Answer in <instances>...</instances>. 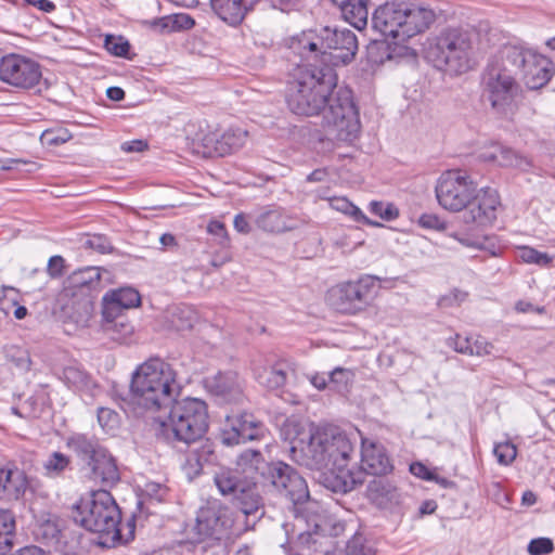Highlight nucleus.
<instances>
[{
  "instance_id": "nucleus-44",
  "label": "nucleus",
  "mask_w": 555,
  "mask_h": 555,
  "mask_svg": "<svg viewBox=\"0 0 555 555\" xmlns=\"http://www.w3.org/2000/svg\"><path fill=\"white\" fill-rule=\"evenodd\" d=\"M369 209L385 221H392L399 217V209L391 203L373 201L370 203Z\"/></svg>"
},
{
  "instance_id": "nucleus-1",
  "label": "nucleus",
  "mask_w": 555,
  "mask_h": 555,
  "mask_svg": "<svg viewBox=\"0 0 555 555\" xmlns=\"http://www.w3.org/2000/svg\"><path fill=\"white\" fill-rule=\"evenodd\" d=\"M337 88V75L330 66L298 65L289 74L285 101L299 116H320L322 127L335 140L352 143L361 132L358 107L349 89Z\"/></svg>"
},
{
  "instance_id": "nucleus-2",
  "label": "nucleus",
  "mask_w": 555,
  "mask_h": 555,
  "mask_svg": "<svg viewBox=\"0 0 555 555\" xmlns=\"http://www.w3.org/2000/svg\"><path fill=\"white\" fill-rule=\"evenodd\" d=\"M348 436L336 427L317 428L308 439L292 441L289 454L294 462L309 469L322 470L324 486L333 492L347 493L363 482L348 468L353 454Z\"/></svg>"
},
{
  "instance_id": "nucleus-47",
  "label": "nucleus",
  "mask_w": 555,
  "mask_h": 555,
  "mask_svg": "<svg viewBox=\"0 0 555 555\" xmlns=\"http://www.w3.org/2000/svg\"><path fill=\"white\" fill-rule=\"evenodd\" d=\"M493 453L498 459V462L504 465L509 464L515 460L517 455V448L515 444L506 441L496 443Z\"/></svg>"
},
{
  "instance_id": "nucleus-55",
  "label": "nucleus",
  "mask_w": 555,
  "mask_h": 555,
  "mask_svg": "<svg viewBox=\"0 0 555 555\" xmlns=\"http://www.w3.org/2000/svg\"><path fill=\"white\" fill-rule=\"evenodd\" d=\"M85 245H86V247L91 248L101 254L108 253L112 249L111 244L107 241V238L102 235H93V236L89 237L85 242Z\"/></svg>"
},
{
  "instance_id": "nucleus-6",
  "label": "nucleus",
  "mask_w": 555,
  "mask_h": 555,
  "mask_svg": "<svg viewBox=\"0 0 555 555\" xmlns=\"http://www.w3.org/2000/svg\"><path fill=\"white\" fill-rule=\"evenodd\" d=\"M291 48L311 66L345 65L350 63L358 51L356 34L348 28L325 26L319 30L302 33L293 39Z\"/></svg>"
},
{
  "instance_id": "nucleus-11",
  "label": "nucleus",
  "mask_w": 555,
  "mask_h": 555,
  "mask_svg": "<svg viewBox=\"0 0 555 555\" xmlns=\"http://www.w3.org/2000/svg\"><path fill=\"white\" fill-rule=\"evenodd\" d=\"M470 49V40L465 33L446 29L429 43L427 57L438 69L459 75L469 69Z\"/></svg>"
},
{
  "instance_id": "nucleus-36",
  "label": "nucleus",
  "mask_w": 555,
  "mask_h": 555,
  "mask_svg": "<svg viewBox=\"0 0 555 555\" xmlns=\"http://www.w3.org/2000/svg\"><path fill=\"white\" fill-rule=\"evenodd\" d=\"M479 158L486 163L508 166L513 163L515 154L511 149L500 143H492L480 153Z\"/></svg>"
},
{
  "instance_id": "nucleus-46",
  "label": "nucleus",
  "mask_w": 555,
  "mask_h": 555,
  "mask_svg": "<svg viewBox=\"0 0 555 555\" xmlns=\"http://www.w3.org/2000/svg\"><path fill=\"white\" fill-rule=\"evenodd\" d=\"M552 260L553 257H551L548 254L522 245V262L534 263L540 267H547Z\"/></svg>"
},
{
  "instance_id": "nucleus-7",
  "label": "nucleus",
  "mask_w": 555,
  "mask_h": 555,
  "mask_svg": "<svg viewBox=\"0 0 555 555\" xmlns=\"http://www.w3.org/2000/svg\"><path fill=\"white\" fill-rule=\"evenodd\" d=\"M519 73L520 50L515 47L504 48L487 66L482 96L495 114L508 117L516 112Z\"/></svg>"
},
{
  "instance_id": "nucleus-18",
  "label": "nucleus",
  "mask_w": 555,
  "mask_h": 555,
  "mask_svg": "<svg viewBox=\"0 0 555 555\" xmlns=\"http://www.w3.org/2000/svg\"><path fill=\"white\" fill-rule=\"evenodd\" d=\"M205 389L222 403H242L244 382L236 372H219L204 379Z\"/></svg>"
},
{
  "instance_id": "nucleus-48",
  "label": "nucleus",
  "mask_w": 555,
  "mask_h": 555,
  "mask_svg": "<svg viewBox=\"0 0 555 555\" xmlns=\"http://www.w3.org/2000/svg\"><path fill=\"white\" fill-rule=\"evenodd\" d=\"M410 472L415 477L422 478L427 481H436L442 486H447L448 481L444 478H439L436 473L431 472L423 463L415 462L410 465Z\"/></svg>"
},
{
  "instance_id": "nucleus-21",
  "label": "nucleus",
  "mask_w": 555,
  "mask_h": 555,
  "mask_svg": "<svg viewBox=\"0 0 555 555\" xmlns=\"http://www.w3.org/2000/svg\"><path fill=\"white\" fill-rule=\"evenodd\" d=\"M361 442V468L363 472L383 476L392 470V464L382 443L367 438H362Z\"/></svg>"
},
{
  "instance_id": "nucleus-5",
  "label": "nucleus",
  "mask_w": 555,
  "mask_h": 555,
  "mask_svg": "<svg viewBox=\"0 0 555 555\" xmlns=\"http://www.w3.org/2000/svg\"><path fill=\"white\" fill-rule=\"evenodd\" d=\"M254 525L255 521L249 524L242 512L233 511L220 500H208L198 509L195 524L186 530V540L196 551L205 553L212 550L214 554H219L223 552L225 540L241 535Z\"/></svg>"
},
{
  "instance_id": "nucleus-25",
  "label": "nucleus",
  "mask_w": 555,
  "mask_h": 555,
  "mask_svg": "<svg viewBox=\"0 0 555 555\" xmlns=\"http://www.w3.org/2000/svg\"><path fill=\"white\" fill-rule=\"evenodd\" d=\"M367 496L380 508L395 509L402 503V493L389 480L374 478L367 485Z\"/></svg>"
},
{
  "instance_id": "nucleus-60",
  "label": "nucleus",
  "mask_w": 555,
  "mask_h": 555,
  "mask_svg": "<svg viewBox=\"0 0 555 555\" xmlns=\"http://www.w3.org/2000/svg\"><path fill=\"white\" fill-rule=\"evenodd\" d=\"M347 555H374L371 547L363 545L359 539H352L347 545Z\"/></svg>"
},
{
  "instance_id": "nucleus-52",
  "label": "nucleus",
  "mask_w": 555,
  "mask_h": 555,
  "mask_svg": "<svg viewBox=\"0 0 555 555\" xmlns=\"http://www.w3.org/2000/svg\"><path fill=\"white\" fill-rule=\"evenodd\" d=\"M470 349L473 351V356L481 357L492 354L494 346L485 337L476 335L473 336V340H470Z\"/></svg>"
},
{
  "instance_id": "nucleus-39",
  "label": "nucleus",
  "mask_w": 555,
  "mask_h": 555,
  "mask_svg": "<svg viewBox=\"0 0 555 555\" xmlns=\"http://www.w3.org/2000/svg\"><path fill=\"white\" fill-rule=\"evenodd\" d=\"M354 378V373L350 369L335 367L330 373V387L338 392L348 391L350 384Z\"/></svg>"
},
{
  "instance_id": "nucleus-13",
  "label": "nucleus",
  "mask_w": 555,
  "mask_h": 555,
  "mask_svg": "<svg viewBox=\"0 0 555 555\" xmlns=\"http://www.w3.org/2000/svg\"><path fill=\"white\" fill-rule=\"evenodd\" d=\"M477 184L461 170H447L438 178L435 193L439 205L449 211H462L472 201Z\"/></svg>"
},
{
  "instance_id": "nucleus-58",
  "label": "nucleus",
  "mask_w": 555,
  "mask_h": 555,
  "mask_svg": "<svg viewBox=\"0 0 555 555\" xmlns=\"http://www.w3.org/2000/svg\"><path fill=\"white\" fill-rule=\"evenodd\" d=\"M467 297L465 292H461L455 289L454 292L443 296L439 300V306L442 308L452 307L454 305H460Z\"/></svg>"
},
{
  "instance_id": "nucleus-64",
  "label": "nucleus",
  "mask_w": 555,
  "mask_h": 555,
  "mask_svg": "<svg viewBox=\"0 0 555 555\" xmlns=\"http://www.w3.org/2000/svg\"><path fill=\"white\" fill-rule=\"evenodd\" d=\"M145 149H147V143L142 140L128 141L121 144V150L126 153L142 152Z\"/></svg>"
},
{
  "instance_id": "nucleus-31",
  "label": "nucleus",
  "mask_w": 555,
  "mask_h": 555,
  "mask_svg": "<svg viewBox=\"0 0 555 555\" xmlns=\"http://www.w3.org/2000/svg\"><path fill=\"white\" fill-rule=\"evenodd\" d=\"M28 487V480L25 473L17 468H5L3 481L1 485V496L18 500L24 495Z\"/></svg>"
},
{
  "instance_id": "nucleus-17",
  "label": "nucleus",
  "mask_w": 555,
  "mask_h": 555,
  "mask_svg": "<svg viewBox=\"0 0 555 555\" xmlns=\"http://www.w3.org/2000/svg\"><path fill=\"white\" fill-rule=\"evenodd\" d=\"M263 430L262 423L253 414L228 415L220 433V439L224 446L231 447L260 439Z\"/></svg>"
},
{
  "instance_id": "nucleus-16",
  "label": "nucleus",
  "mask_w": 555,
  "mask_h": 555,
  "mask_svg": "<svg viewBox=\"0 0 555 555\" xmlns=\"http://www.w3.org/2000/svg\"><path fill=\"white\" fill-rule=\"evenodd\" d=\"M463 221L475 228L492 225L501 209V199L496 190L481 188L473 192L472 201L464 208Z\"/></svg>"
},
{
  "instance_id": "nucleus-27",
  "label": "nucleus",
  "mask_w": 555,
  "mask_h": 555,
  "mask_svg": "<svg viewBox=\"0 0 555 555\" xmlns=\"http://www.w3.org/2000/svg\"><path fill=\"white\" fill-rule=\"evenodd\" d=\"M88 466L91 469L90 477L105 487L114 486L120 478L116 461L105 448Z\"/></svg>"
},
{
  "instance_id": "nucleus-3",
  "label": "nucleus",
  "mask_w": 555,
  "mask_h": 555,
  "mask_svg": "<svg viewBox=\"0 0 555 555\" xmlns=\"http://www.w3.org/2000/svg\"><path fill=\"white\" fill-rule=\"evenodd\" d=\"M181 391L176 370L159 358H152L132 374L130 395L120 408L134 416L154 414L167 409Z\"/></svg>"
},
{
  "instance_id": "nucleus-9",
  "label": "nucleus",
  "mask_w": 555,
  "mask_h": 555,
  "mask_svg": "<svg viewBox=\"0 0 555 555\" xmlns=\"http://www.w3.org/2000/svg\"><path fill=\"white\" fill-rule=\"evenodd\" d=\"M74 521L86 530L105 537L103 543L121 539V513L112 494L106 490L91 492L82 498L73 508Z\"/></svg>"
},
{
  "instance_id": "nucleus-23",
  "label": "nucleus",
  "mask_w": 555,
  "mask_h": 555,
  "mask_svg": "<svg viewBox=\"0 0 555 555\" xmlns=\"http://www.w3.org/2000/svg\"><path fill=\"white\" fill-rule=\"evenodd\" d=\"M101 284V269L99 267H85L72 272L66 279L63 297H75L78 293L91 295Z\"/></svg>"
},
{
  "instance_id": "nucleus-22",
  "label": "nucleus",
  "mask_w": 555,
  "mask_h": 555,
  "mask_svg": "<svg viewBox=\"0 0 555 555\" xmlns=\"http://www.w3.org/2000/svg\"><path fill=\"white\" fill-rule=\"evenodd\" d=\"M258 229L267 233H283L298 227V220L281 207H264L254 218Z\"/></svg>"
},
{
  "instance_id": "nucleus-37",
  "label": "nucleus",
  "mask_w": 555,
  "mask_h": 555,
  "mask_svg": "<svg viewBox=\"0 0 555 555\" xmlns=\"http://www.w3.org/2000/svg\"><path fill=\"white\" fill-rule=\"evenodd\" d=\"M72 460L68 455L54 451L43 463L44 475L50 478L62 476L66 470L70 469Z\"/></svg>"
},
{
  "instance_id": "nucleus-10",
  "label": "nucleus",
  "mask_w": 555,
  "mask_h": 555,
  "mask_svg": "<svg viewBox=\"0 0 555 555\" xmlns=\"http://www.w3.org/2000/svg\"><path fill=\"white\" fill-rule=\"evenodd\" d=\"M169 408L167 420L160 423L162 433L169 442L191 446L205 436L208 429V411L203 400L175 399Z\"/></svg>"
},
{
  "instance_id": "nucleus-53",
  "label": "nucleus",
  "mask_w": 555,
  "mask_h": 555,
  "mask_svg": "<svg viewBox=\"0 0 555 555\" xmlns=\"http://www.w3.org/2000/svg\"><path fill=\"white\" fill-rule=\"evenodd\" d=\"M207 231L216 237L219 245L227 246L229 244V235L224 223L212 220L208 223Z\"/></svg>"
},
{
  "instance_id": "nucleus-34",
  "label": "nucleus",
  "mask_w": 555,
  "mask_h": 555,
  "mask_svg": "<svg viewBox=\"0 0 555 555\" xmlns=\"http://www.w3.org/2000/svg\"><path fill=\"white\" fill-rule=\"evenodd\" d=\"M15 537V518L10 511H0V555L8 554Z\"/></svg>"
},
{
  "instance_id": "nucleus-19",
  "label": "nucleus",
  "mask_w": 555,
  "mask_h": 555,
  "mask_svg": "<svg viewBox=\"0 0 555 555\" xmlns=\"http://www.w3.org/2000/svg\"><path fill=\"white\" fill-rule=\"evenodd\" d=\"M554 63L532 49L522 47V78L530 90L545 86L554 74Z\"/></svg>"
},
{
  "instance_id": "nucleus-15",
  "label": "nucleus",
  "mask_w": 555,
  "mask_h": 555,
  "mask_svg": "<svg viewBox=\"0 0 555 555\" xmlns=\"http://www.w3.org/2000/svg\"><path fill=\"white\" fill-rule=\"evenodd\" d=\"M267 486H271L279 494L293 504L306 503L309 498L307 481L298 472L284 462H274Z\"/></svg>"
},
{
  "instance_id": "nucleus-38",
  "label": "nucleus",
  "mask_w": 555,
  "mask_h": 555,
  "mask_svg": "<svg viewBox=\"0 0 555 555\" xmlns=\"http://www.w3.org/2000/svg\"><path fill=\"white\" fill-rule=\"evenodd\" d=\"M195 321V312L186 306L176 307L170 314V323L177 331L192 328Z\"/></svg>"
},
{
  "instance_id": "nucleus-29",
  "label": "nucleus",
  "mask_w": 555,
  "mask_h": 555,
  "mask_svg": "<svg viewBox=\"0 0 555 555\" xmlns=\"http://www.w3.org/2000/svg\"><path fill=\"white\" fill-rule=\"evenodd\" d=\"M65 446L73 451L77 457L87 463V465L99 454H101L104 447H102L98 439L93 436H88L81 433H74L65 439Z\"/></svg>"
},
{
  "instance_id": "nucleus-42",
  "label": "nucleus",
  "mask_w": 555,
  "mask_h": 555,
  "mask_svg": "<svg viewBox=\"0 0 555 555\" xmlns=\"http://www.w3.org/2000/svg\"><path fill=\"white\" fill-rule=\"evenodd\" d=\"M98 422L103 430L114 433L120 425V416L113 409L101 406L98 409Z\"/></svg>"
},
{
  "instance_id": "nucleus-49",
  "label": "nucleus",
  "mask_w": 555,
  "mask_h": 555,
  "mask_svg": "<svg viewBox=\"0 0 555 555\" xmlns=\"http://www.w3.org/2000/svg\"><path fill=\"white\" fill-rule=\"evenodd\" d=\"M70 135L66 130H46L40 137L42 145L56 146L69 140Z\"/></svg>"
},
{
  "instance_id": "nucleus-28",
  "label": "nucleus",
  "mask_w": 555,
  "mask_h": 555,
  "mask_svg": "<svg viewBox=\"0 0 555 555\" xmlns=\"http://www.w3.org/2000/svg\"><path fill=\"white\" fill-rule=\"evenodd\" d=\"M61 300H66V302L63 304V311L68 319L77 325H87L93 312L91 295L78 293L75 297H63L62 293Z\"/></svg>"
},
{
  "instance_id": "nucleus-54",
  "label": "nucleus",
  "mask_w": 555,
  "mask_h": 555,
  "mask_svg": "<svg viewBox=\"0 0 555 555\" xmlns=\"http://www.w3.org/2000/svg\"><path fill=\"white\" fill-rule=\"evenodd\" d=\"M418 224L424 229L443 231L446 229L444 221L440 220L438 216L433 214H424L418 219Z\"/></svg>"
},
{
  "instance_id": "nucleus-20",
  "label": "nucleus",
  "mask_w": 555,
  "mask_h": 555,
  "mask_svg": "<svg viewBox=\"0 0 555 555\" xmlns=\"http://www.w3.org/2000/svg\"><path fill=\"white\" fill-rule=\"evenodd\" d=\"M248 132L241 128H230L223 132H209L203 138L205 153L223 157L240 151L246 143Z\"/></svg>"
},
{
  "instance_id": "nucleus-57",
  "label": "nucleus",
  "mask_w": 555,
  "mask_h": 555,
  "mask_svg": "<svg viewBox=\"0 0 555 555\" xmlns=\"http://www.w3.org/2000/svg\"><path fill=\"white\" fill-rule=\"evenodd\" d=\"M450 236L456 240L460 244L469 248H482L483 242L479 236H470L461 234L459 232L450 233Z\"/></svg>"
},
{
  "instance_id": "nucleus-8",
  "label": "nucleus",
  "mask_w": 555,
  "mask_h": 555,
  "mask_svg": "<svg viewBox=\"0 0 555 555\" xmlns=\"http://www.w3.org/2000/svg\"><path fill=\"white\" fill-rule=\"evenodd\" d=\"M435 17V12L431 9L393 0L375 9L372 15V26L384 38L404 42L428 29Z\"/></svg>"
},
{
  "instance_id": "nucleus-24",
  "label": "nucleus",
  "mask_w": 555,
  "mask_h": 555,
  "mask_svg": "<svg viewBox=\"0 0 555 555\" xmlns=\"http://www.w3.org/2000/svg\"><path fill=\"white\" fill-rule=\"evenodd\" d=\"M260 0H210L212 11L231 26L240 25Z\"/></svg>"
},
{
  "instance_id": "nucleus-35",
  "label": "nucleus",
  "mask_w": 555,
  "mask_h": 555,
  "mask_svg": "<svg viewBox=\"0 0 555 555\" xmlns=\"http://www.w3.org/2000/svg\"><path fill=\"white\" fill-rule=\"evenodd\" d=\"M330 205L333 209L350 216L357 222L371 227H383L382 223L367 218L359 207L353 205L346 197H333L330 199Z\"/></svg>"
},
{
  "instance_id": "nucleus-40",
  "label": "nucleus",
  "mask_w": 555,
  "mask_h": 555,
  "mask_svg": "<svg viewBox=\"0 0 555 555\" xmlns=\"http://www.w3.org/2000/svg\"><path fill=\"white\" fill-rule=\"evenodd\" d=\"M63 380L68 387L80 389L88 386V374L77 366H66L63 371Z\"/></svg>"
},
{
  "instance_id": "nucleus-14",
  "label": "nucleus",
  "mask_w": 555,
  "mask_h": 555,
  "mask_svg": "<svg viewBox=\"0 0 555 555\" xmlns=\"http://www.w3.org/2000/svg\"><path fill=\"white\" fill-rule=\"evenodd\" d=\"M42 78L40 65L21 54H7L0 59V80L17 90H31Z\"/></svg>"
},
{
  "instance_id": "nucleus-26",
  "label": "nucleus",
  "mask_w": 555,
  "mask_h": 555,
  "mask_svg": "<svg viewBox=\"0 0 555 555\" xmlns=\"http://www.w3.org/2000/svg\"><path fill=\"white\" fill-rule=\"evenodd\" d=\"M140 302V294L134 288L124 287L112 291L103 297V318L115 317V313L121 314L122 309L138 307Z\"/></svg>"
},
{
  "instance_id": "nucleus-56",
  "label": "nucleus",
  "mask_w": 555,
  "mask_h": 555,
  "mask_svg": "<svg viewBox=\"0 0 555 555\" xmlns=\"http://www.w3.org/2000/svg\"><path fill=\"white\" fill-rule=\"evenodd\" d=\"M171 20L172 26H175V31L188 30L195 25V21L186 13L171 14Z\"/></svg>"
},
{
  "instance_id": "nucleus-61",
  "label": "nucleus",
  "mask_w": 555,
  "mask_h": 555,
  "mask_svg": "<svg viewBox=\"0 0 555 555\" xmlns=\"http://www.w3.org/2000/svg\"><path fill=\"white\" fill-rule=\"evenodd\" d=\"M150 26L154 29H158L159 31H175V26H172L171 15L154 18L150 22Z\"/></svg>"
},
{
  "instance_id": "nucleus-43",
  "label": "nucleus",
  "mask_w": 555,
  "mask_h": 555,
  "mask_svg": "<svg viewBox=\"0 0 555 555\" xmlns=\"http://www.w3.org/2000/svg\"><path fill=\"white\" fill-rule=\"evenodd\" d=\"M104 46L111 54L120 57H127L130 50L129 42L121 36L107 35Z\"/></svg>"
},
{
  "instance_id": "nucleus-50",
  "label": "nucleus",
  "mask_w": 555,
  "mask_h": 555,
  "mask_svg": "<svg viewBox=\"0 0 555 555\" xmlns=\"http://www.w3.org/2000/svg\"><path fill=\"white\" fill-rule=\"evenodd\" d=\"M554 550V543L548 538H537L530 541L527 551L530 555H546Z\"/></svg>"
},
{
  "instance_id": "nucleus-32",
  "label": "nucleus",
  "mask_w": 555,
  "mask_h": 555,
  "mask_svg": "<svg viewBox=\"0 0 555 555\" xmlns=\"http://www.w3.org/2000/svg\"><path fill=\"white\" fill-rule=\"evenodd\" d=\"M255 378L262 387L275 390L285 385L287 370L284 363H276L271 366H259L255 370Z\"/></svg>"
},
{
  "instance_id": "nucleus-4",
  "label": "nucleus",
  "mask_w": 555,
  "mask_h": 555,
  "mask_svg": "<svg viewBox=\"0 0 555 555\" xmlns=\"http://www.w3.org/2000/svg\"><path fill=\"white\" fill-rule=\"evenodd\" d=\"M273 463H268L261 452L253 449L243 451L236 460L235 469L216 474L215 483L219 492L231 495L233 503L246 517L264 506L260 486H267Z\"/></svg>"
},
{
  "instance_id": "nucleus-45",
  "label": "nucleus",
  "mask_w": 555,
  "mask_h": 555,
  "mask_svg": "<svg viewBox=\"0 0 555 555\" xmlns=\"http://www.w3.org/2000/svg\"><path fill=\"white\" fill-rule=\"evenodd\" d=\"M9 360L20 370L29 371L31 366V360L28 350L20 347H11L8 350Z\"/></svg>"
},
{
  "instance_id": "nucleus-12",
  "label": "nucleus",
  "mask_w": 555,
  "mask_h": 555,
  "mask_svg": "<svg viewBox=\"0 0 555 555\" xmlns=\"http://www.w3.org/2000/svg\"><path fill=\"white\" fill-rule=\"evenodd\" d=\"M379 279L365 274L354 281L340 282L326 293V302L335 311L356 315L365 311L376 298Z\"/></svg>"
},
{
  "instance_id": "nucleus-30",
  "label": "nucleus",
  "mask_w": 555,
  "mask_h": 555,
  "mask_svg": "<svg viewBox=\"0 0 555 555\" xmlns=\"http://www.w3.org/2000/svg\"><path fill=\"white\" fill-rule=\"evenodd\" d=\"M341 12L346 22L361 30L365 28L369 20L370 0H330Z\"/></svg>"
},
{
  "instance_id": "nucleus-41",
  "label": "nucleus",
  "mask_w": 555,
  "mask_h": 555,
  "mask_svg": "<svg viewBox=\"0 0 555 555\" xmlns=\"http://www.w3.org/2000/svg\"><path fill=\"white\" fill-rule=\"evenodd\" d=\"M37 534L40 535L47 543L54 544L56 546L61 545L62 539L65 537V532L62 531L52 520H48L41 524Z\"/></svg>"
},
{
  "instance_id": "nucleus-59",
  "label": "nucleus",
  "mask_w": 555,
  "mask_h": 555,
  "mask_svg": "<svg viewBox=\"0 0 555 555\" xmlns=\"http://www.w3.org/2000/svg\"><path fill=\"white\" fill-rule=\"evenodd\" d=\"M65 260L62 256H52L49 259L47 271L51 278H59L63 274Z\"/></svg>"
},
{
  "instance_id": "nucleus-63",
  "label": "nucleus",
  "mask_w": 555,
  "mask_h": 555,
  "mask_svg": "<svg viewBox=\"0 0 555 555\" xmlns=\"http://www.w3.org/2000/svg\"><path fill=\"white\" fill-rule=\"evenodd\" d=\"M233 224L234 229L240 233L248 234L251 231L247 217L244 214L236 215Z\"/></svg>"
},
{
  "instance_id": "nucleus-62",
  "label": "nucleus",
  "mask_w": 555,
  "mask_h": 555,
  "mask_svg": "<svg viewBox=\"0 0 555 555\" xmlns=\"http://www.w3.org/2000/svg\"><path fill=\"white\" fill-rule=\"evenodd\" d=\"M144 491L149 496L154 498L158 502L163 501L167 494V489L165 487L154 482L146 483Z\"/></svg>"
},
{
  "instance_id": "nucleus-51",
  "label": "nucleus",
  "mask_w": 555,
  "mask_h": 555,
  "mask_svg": "<svg viewBox=\"0 0 555 555\" xmlns=\"http://www.w3.org/2000/svg\"><path fill=\"white\" fill-rule=\"evenodd\" d=\"M470 340H473V336L463 337L456 334L447 340V345L459 353L473 356V351L470 349Z\"/></svg>"
},
{
  "instance_id": "nucleus-33",
  "label": "nucleus",
  "mask_w": 555,
  "mask_h": 555,
  "mask_svg": "<svg viewBox=\"0 0 555 555\" xmlns=\"http://www.w3.org/2000/svg\"><path fill=\"white\" fill-rule=\"evenodd\" d=\"M103 319V330L113 340L126 343L132 335L133 326L124 315L115 313V317Z\"/></svg>"
}]
</instances>
